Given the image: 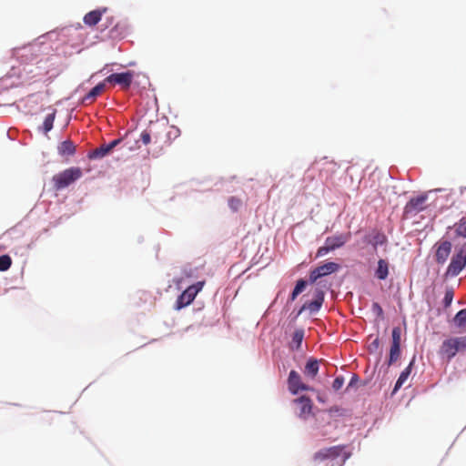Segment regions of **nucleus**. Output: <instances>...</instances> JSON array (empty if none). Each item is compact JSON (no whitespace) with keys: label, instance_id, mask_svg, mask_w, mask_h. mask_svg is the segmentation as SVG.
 <instances>
[{"label":"nucleus","instance_id":"obj_27","mask_svg":"<svg viewBox=\"0 0 466 466\" xmlns=\"http://www.w3.org/2000/svg\"><path fill=\"white\" fill-rule=\"evenodd\" d=\"M165 136L167 138H168V145H170L172 138H176L179 136V129L173 126H167V133H165Z\"/></svg>","mask_w":466,"mask_h":466},{"label":"nucleus","instance_id":"obj_19","mask_svg":"<svg viewBox=\"0 0 466 466\" xmlns=\"http://www.w3.org/2000/svg\"><path fill=\"white\" fill-rule=\"evenodd\" d=\"M102 17V11L101 10H93L88 12L84 16V23L87 25L93 26L96 25Z\"/></svg>","mask_w":466,"mask_h":466},{"label":"nucleus","instance_id":"obj_23","mask_svg":"<svg viewBox=\"0 0 466 466\" xmlns=\"http://www.w3.org/2000/svg\"><path fill=\"white\" fill-rule=\"evenodd\" d=\"M454 231L457 237L466 238V218H462L455 223Z\"/></svg>","mask_w":466,"mask_h":466},{"label":"nucleus","instance_id":"obj_2","mask_svg":"<svg viewBox=\"0 0 466 466\" xmlns=\"http://www.w3.org/2000/svg\"><path fill=\"white\" fill-rule=\"evenodd\" d=\"M82 175V169L78 167L66 168L53 177L54 187L61 190L79 179Z\"/></svg>","mask_w":466,"mask_h":466},{"label":"nucleus","instance_id":"obj_1","mask_svg":"<svg viewBox=\"0 0 466 466\" xmlns=\"http://www.w3.org/2000/svg\"><path fill=\"white\" fill-rule=\"evenodd\" d=\"M349 455L344 446H332L321 449L314 453L313 460L317 462L328 461L329 466H343Z\"/></svg>","mask_w":466,"mask_h":466},{"label":"nucleus","instance_id":"obj_37","mask_svg":"<svg viewBox=\"0 0 466 466\" xmlns=\"http://www.w3.org/2000/svg\"><path fill=\"white\" fill-rule=\"evenodd\" d=\"M380 348V339L379 338H376L370 345H369V351L370 352H376Z\"/></svg>","mask_w":466,"mask_h":466},{"label":"nucleus","instance_id":"obj_32","mask_svg":"<svg viewBox=\"0 0 466 466\" xmlns=\"http://www.w3.org/2000/svg\"><path fill=\"white\" fill-rule=\"evenodd\" d=\"M140 138L145 146L148 145L152 141L153 137L152 133L149 130V127L141 133Z\"/></svg>","mask_w":466,"mask_h":466},{"label":"nucleus","instance_id":"obj_39","mask_svg":"<svg viewBox=\"0 0 466 466\" xmlns=\"http://www.w3.org/2000/svg\"><path fill=\"white\" fill-rule=\"evenodd\" d=\"M300 293L299 292H296V290L293 289V291L291 292L290 294V297H289V299L291 301H294L296 299V298L299 295Z\"/></svg>","mask_w":466,"mask_h":466},{"label":"nucleus","instance_id":"obj_13","mask_svg":"<svg viewBox=\"0 0 466 466\" xmlns=\"http://www.w3.org/2000/svg\"><path fill=\"white\" fill-rule=\"evenodd\" d=\"M294 403L297 404L299 411L298 415L301 419H307L312 412V401L307 396H301L294 400Z\"/></svg>","mask_w":466,"mask_h":466},{"label":"nucleus","instance_id":"obj_4","mask_svg":"<svg viewBox=\"0 0 466 466\" xmlns=\"http://www.w3.org/2000/svg\"><path fill=\"white\" fill-rule=\"evenodd\" d=\"M204 284V281H198L185 289L177 299L176 309H181L188 306L195 299L197 294L203 289Z\"/></svg>","mask_w":466,"mask_h":466},{"label":"nucleus","instance_id":"obj_14","mask_svg":"<svg viewBox=\"0 0 466 466\" xmlns=\"http://www.w3.org/2000/svg\"><path fill=\"white\" fill-rule=\"evenodd\" d=\"M426 201V197L420 196L414 198H411L405 206V213L407 214H417L418 212L424 209V203Z\"/></svg>","mask_w":466,"mask_h":466},{"label":"nucleus","instance_id":"obj_7","mask_svg":"<svg viewBox=\"0 0 466 466\" xmlns=\"http://www.w3.org/2000/svg\"><path fill=\"white\" fill-rule=\"evenodd\" d=\"M133 78L134 73L132 71H127L123 73L111 74L105 78V82L113 85H119L122 89L127 90L133 82Z\"/></svg>","mask_w":466,"mask_h":466},{"label":"nucleus","instance_id":"obj_11","mask_svg":"<svg viewBox=\"0 0 466 466\" xmlns=\"http://www.w3.org/2000/svg\"><path fill=\"white\" fill-rule=\"evenodd\" d=\"M435 247V260L438 264L443 265L451 254L452 245L450 241L444 240L437 243Z\"/></svg>","mask_w":466,"mask_h":466},{"label":"nucleus","instance_id":"obj_12","mask_svg":"<svg viewBox=\"0 0 466 466\" xmlns=\"http://www.w3.org/2000/svg\"><path fill=\"white\" fill-rule=\"evenodd\" d=\"M459 351L460 350L455 337L444 339L440 348V354L443 357H446L448 360H451L453 357H455Z\"/></svg>","mask_w":466,"mask_h":466},{"label":"nucleus","instance_id":"obj_3","mask_svg":"<svg viewBox=\"0 0 466 466\" xmlns=\"http://www.w3.org/2000/svg\"><path fill=\"white\" fill-rule=\"evenodd\" d=\"M351 238L350 232L340 233L328 237L322 247H319L316 253V258H321L329 252L343 247Z\"/></svg>","mask_w":466,"mask_h":466},{"label":"nucleus","instance_id":"obj_31","mask_svg":"<svg viewBox=\"0 0 466 466\" xmlns=\"http://www.w3.org/2000/svg\"><path fill=\"white\" fill-rule=\"evenodd\" d=\"M391 345L400 347V329L399 327H396L392 329Z\"/></svg>","mask_w":466,"mask_h":466},{"label":"nucleus","instance_id":"obj_29","mask_svg":"<svg viewBox=\"0 0 466 466\" xmlns=\"http://www.w3.org/2000/svg\"><path fill=\"white\" fill-rule=\"evenodd\" d=\"M242 205L240 198L237 197H231L228 198V206L233 211H238Z\"/></svg>","mask_w":466,"mask_h":466},{"label":"nucleus","instance_id":"obj_17","mask_svg":"<svg viewBox=\"0 0 466 466\" xmlns=\"http://www.w3.org/2000/svg\"><path fill=\"white\" fill-rule=\"evenodd\" d=\"M61 156H73L76 152V146L71 140H65L57 147Z\"/></svg>","mask_w":466,"mask_h":466},{"label":"nucleus","instance_id":"obj_16","mask_svg":"<svg viewBox=\"0 0 466 466\" xmlns=\"http://www.w3.org/2000/svg\"><path fill=\"white\" fill-rule=\"evenodd\" d=\"M105 80L103 82L98 83L96 86H94L83 98V102L89 101L90 103L95 101V99L101 95L106 89Z\"/></svg>","mask_w":466,"mask_h":466},{"label":"nucleus","instance_id":"obj_6","mask_svg":"<svg viewBox=\"0 0 466 466\" xmlns=\"http://www.w3.org/2000/svg\"><path fill=\"white\" fill-rule=\"evenodd\" d=\"M339 265L335 262H326L325 264L319 266L309 272V282L315 283L318 279L322 277L329 276L332 273L337 272L339 269Z\"/></svg>","mask_w":466,"mask_h":466},{"label":"nucleus","instance_id":"obj_41","mask_svg":"<svg viewBox=\"0 0 466 466\" xmlns=\"http://www.w3.org/2000/svg\"><path fill=\"white\" fill-rule=\"evenodd\" d=\"M358 377L356 375H354L351 379V381H350V385L355 382V380H357Z\"/></svg>","mask_w":466,"mask_h":466},{"label":"nucleus","instance_id":"obj_33","mask_svg":"<svg viewBox=\"0 0 466 466\" xmlns=\"http://www.w3.org/2000/svg\"><path fill=\"white\" fill-rule=\"evenodd\" d=\"M460 351L466 350V334L461 337H455Z\"/></svg>","mask_w":466,"mask_h":466},{"label":"nucleus","instance_id":"obj_10","mask_svg":"<svg viewBox=\"0 0 466 466\" xmlns=\"http://www.w3.org/2000/svg\"><path fill=\"white\" fill-rule=\"evenodd\" d=\"M324 302V291L319 288L314 290V299L311 301H308L303 304L301 307L299 313L303 310H309L311 313L317 312L321 308Z\"/></svg>","mask_w":466,"mask_h":466},{"label":"nucleus","instance_id":"obj_21","mask_svg":"<svg viewBox=\"0 0 466 466\" xmlns=\"http://www.w3.org/2000/svg\"><path fill=\"white\" fill-rule=\"evenodd\" d=\"M111 151L107 146V144H103L99 147L95 148L91 152L88 153V157L90 159H98L106 157Z\"/></svg>","mask_w":466,"mask_h":466},{"label":"nucleus","instance_id":"obj_20","mask_svg":"<svg viewBox=\"0 0 466 466\" xmlns=\"http://www.w3.org/2000/svg\"><path fill=\"white\" fill-rule=\"evenodd\" d=\"M303 339H304V329H297L292 335L290 348L292 350H300Z\"/></svg>","mask_w":466,"mask_h":466},{"label":"nucleus","instance_id":"obj_15","mask_svg":"<svg viewBox=\"0 0 466 466\" xmlns=\"http://www.w3.org/2000/svg\"><path fill=\"white\" fill-rule=\"evenodd\" d=\"M321 360H318L317 359L310 358L308 360L305 369H304V374L306 377L309 379H314L319 373V362Z\"/></svg>","mask_w":466,"mask_h":466},{"label":"nucleus","instance_id":"obj_8","mask_svg":"<svg viewBox=\"0 0 466 466\" xmlns=\"http://www.w3.org/2000/svg\"><path fill=\"white\" fill-rule=\"evenodd\" d=\"M289 390L296 395L299 391H309L313 389L307 384L303 383L300 375L296 370H291L288 378Z\"/></svg>","mask_w":466,"mask_h":466},{"label":"nucleus","instance_id":"obj_18","mask_svg":"<svg viewBox=\"0 0 466 466\" xmlns=\"http://www.w3.org/2000/svg\"><path fill=\"white\" fill-rule=\"evenodd\" d=\"M413 363H414V360H412L410 362L409 366L407 368H405V370L400 373L399 379L396 381L393 392H396L397 390H399L401 388V386L406 382L409 376L410 375Z\"/></svg>","mask_w":466,"mask_h":466},{"label":"nucleus","instance_id":"obj_38","mask_svg":"<svg viewBox=\"0 0 466 466\" xmlns=\"http://www.w3.org/2000/svg\"><path fill=\"white\" fill-rule=\"evenodd\" d=\"M122 141L121 138L115 139L107 144L110 151H112L113 148H115L120 142Z\"/></svg>","mask_w":466,"mask_h":466},{"label":"nucleus","instance_id":"obj_25","mask_svg":"<svg viewBox=\"0 0 466 466\" xmlns=\"http://www.w3.org/2000/svg\"><path fill=\"white\" fill-rule=\"evenodd\" d=\"M56 117V110H54L51 114L47 115L43 123V128L45 133L49 132L53 128V124Z\"/></svg>","mask_w":466,"mask_h":466},{"label":"nucleus","instance_id":"obj_24","mask_svg":"<svg viewBox=\"0 0 466 466\" xmlns=\"http://www.w3.org/2000/svg\"><path fill=\"white\" fill-rule=\"evenodd\" d=\"M453 321L457 327H464L466 325V309L458 311L453 319Z\"/></svg>","mask_w":466,"mask_h":466},{"label":"nucleus","instance_id":"obj_28","mask_svg":"<svg viewBox=\"0 0 466 466\" xmlns=\"http://www.w3.org/2000/svg\"><path fill=\"white\" fill-rule=\"evenodd\" d=\"M12 264V259L8 255L0 256V271L7 270Z\"/></svg>","mask_w":466,"mask_h":466},{"label":"nucleus","instance_id":"obj_34","mask_svg":"<svg viewBox=\"0 0 466 466\" xmlns=\"http://www.w3.org/2000/svg\"><path fill=\"white\" fill-rule=\"evenodd\" d=\"M343 384H344V378L341 376H339L334 380V381L332 383V388L334 390H339L342 388Z\"/></svg>","mask_w":466,"mask_h":466},{"label":"nucleus","instance_id":"obj_30","mask_svg":"<svg viewBox=\"0 0 466 466\" xmlns=\"http://www.w3.org/2000/svg\"><path fill=\"white\" fill-rule=\"evenodd\" d=\"M453 297H454V291H453L452 288L447 289L445 291L444 299H443V304L446 308L451 306Z\"/></svg>","mask_w":466,"mask_h":466},{"label":"nucleus","instance_id":"obj_42","mask_svg":"<svg viewBox=\"0 0 466 466\" xmlns=\"http://www.w3.org/2000/svg\"><path fill=\"white\" fill-rule=\"evenodd\" d=\"M319 401H323V398L318 397Z\"/></svg>","mask_w":466,"mask_h":466},{"label":"nucleus","instance_id":"obj_36","mask_svg":"<svg viewBox=\"0 0 466 466\" xmlns=\"http://www.w3.org/2000/svg\"><path fill=\"white\" fill-rule=\"evenodd\" d=\"M372 311L378 316V317H383V309L380 307V305L377 302H374L372 304Z\"/></svg>","mask_w":466,"mask_h":466},{"label":"nucleus","instance_id":"obj_26","mask_svg":"<svg viewBox=\"0 0 466 466\" xmlns=\"http://www.w3.org/2000/svg\"><path fill=\"white\" fill-rule=\"evenodd\" d=\"M400 347L391 345L390 350L389 365L394 363L400 358Z\"/></svg>","mask_w":466,"mask_h":466},{"label":"nucleus","instance_id":"obj_40","mask_svg":"<svg viewBox=\"0 0 466 466\" xmlns=\"http://www.w3.org/2000/svg\"><path fill=\"white\" fill-rule=\"evenodd\" d=\"M300 293L299 292H296V290L293 289V291L291 292L290 294V297H289V299L291 301H294L296 299V298L299 295Z\"/></svg>","mask_w":466,"mask_h":466},{"label":"nucleus","instance_id":"obj_5","mask_svg":"<svg viewBox=\"0 0 466 466\" xmlns=\"http://www.w3.org/2000/svg\"><path fill=\"white\" fill-rule=\"evenodd\" d=\"M466 266V249L461 248L451 258L446 276L456 277Z\"/></svg>","mask_w":466,"mask_h":466},{"label":"nucleus","instance_id":"obj_9","mask_svg":"<svg viewBox=\"0 0 466 466\" xmlns=\"http://www.w3.org/2000/svg\"><path fill=\"white\" fill-rule=\"evenodd\" d=\"M167 124H154L149 127V130L152 133L154 143L159 144L160 147L168 146V138L165 136L167 133Z\"/></svg>","mask_w":466,"mask_h":466},{"label":"nucleus","instance_id":"obj_35","mask_svg":"<svg viewBox=\"0 0 466 466\" xmlns=\"http://www.w3.org/2000/svg\"><path fill=\"white\" fill-rule=\"evenodd\" d=\"M306 286L307 282L304 279H299L296 283L294 290H296V292L301 293L305 289Z\"/></svg>","mask_w":466,"mask_h":466},{"label":"nucleus","instance_id":"obj_22","mask_svg":"<svg viewBox=\"0 0 466 466\" xmlns=\"http://www.w3.org/2000/svg\"><path fill=\"white\" fill-rule=\"evenodd\" d=\"M389 275V264L385 259L380 258L378 261V268L375 272V276L379 279H386Z\"/></svg>","mask_w":466,"mask_h":466}]
</instances>
